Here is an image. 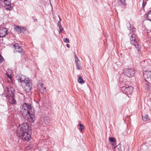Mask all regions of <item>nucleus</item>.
I'll return each mask as SVG.
<instances>
[{"label":"nucleus","mask_w":151,"mask_h":151,"mask_svg":"<svg viewBox=\"0 0 151 151\" xmlns=\"http://www.w3.org/2000/svg\"><path fill=\"white\" fill-rule=\"evenodd\" d=\"M63 41L65 43H68L69 42V40L68 38H66V39L64 38L63 39Z\"/></svg>","instance_id":"nucleus-29"},{"label":"nucleus","mask_w":151,"mask_h":151,"mask_svg":"<svg viewBox=\"0 0 151 151\" xmlns=\"http://www.w3.org/2000/svg\"><path fill=\"white\" fill-rule=\"evenodd\" d=\"M146 2H144V1H143V3H142V6H143V7H144V6L146 5Z\"/></svg>","instance_id":"nucleus-32"},{"label":"nucleus","mask_w":151,"mask_h":151,"mask_svg":"<svg viewBox=\"0 0 151 151\" xmlns=\"http://www.w3.org/2000/svg\"><path fill=\"white\" fill-rule=\"evenodd\" d=\"M22 107V110H23V109L24 110V111L22 112V113H24L26 114L27 113L29 112V111H31L32 109L34 110L31 104H28L27 103L23 104Z\"/></svg>","instance_id":"nucleus-5"},{"label":"nucleus","mask_w":151,"mask_h":151,"mask_svg":"<svg viewBox=\"0 0 151 151\" xmlns=\"http://www.w3.org/2000/svg\"><path fill=\"white\" fill-rule=\"evenodd\" d=\"M143 75L146 81L149 83L151 82V72H146L144 73Z\"/></svg>","instance_id":"nucleus-11"},{"label":"nucleus","mask_w":151,"mask_h":151,"mask_svg":"<svg viewBox=\"0 0 151 151\" xmlns=\"http://www.w3.org/2000/svg\"><path fill=\"white\" fill-rule=\"evenodd\" d=\"M21 27L18 26H17L16 27L15 29L16 30V31L20 32V30L21 29Z\"/></svg>","instance_id":"nucleus-28"},{"label":"nucleus","mask_w":151,"mask_h":151,"mask_svg":"<svg viewBox=\"0 0 151 151\" xmlns=\"http://www.w3.org/2000/svg\"><path fill=\"white\" fill-rule=\"evenodd\" d=\"M24 88L26 92H29L31 90L32 86V83L31 80L27 78L24 83Z\"/></svg>","instance_id":"nucleus-4"},{"label":"nucleus","mask_w":151,"mask_h":151,"mask_svg":"<svg viewBox=\"0 0 151 151\" xmlns=\"http://www.w3.org/2000/svg\"><path fill=\"white\" fill-rule=\"evenodd\" d=\"M142 119L144 121H147L148 120H149L148 116V115H146L144 116H142Z\"/></svg>","instance_id":"nucleus-24"},{"label":"nucleus","mask_w":151,"mask_h":151,"mask_svg":"<svg viewBox=\"0 0 151 151\" xmlns=\"http://www.w3.org/2000/svg\"><path fill=\"white\" fill-rule=\"evenodd\" d=\"M127 25L129 30L132 32V33H133L134 32L135 30V29L134 27L133 26L131 25L130 23L129 22L127 23Z\"/></svg>","instance_id":"nucleus-16"},{"label":"nucleus","mask_w":151,"mask_h":151,"mask_svg":"<svg viewBox=\"0 0 151 151\" xmlns=\"http://www.w3.org/2000/svg\"><path fill=\"white\" fill-rule=\"evenodd\" d=\"M130 37V43L136 48L138 49L139 47V40L136 35L134 33H130L129 34Z\"/></svg>","instance_id":"nucleus-2"},{"label":"nucleus","mask_w":151,"mask_h":151,"mask_svg":"<svg viewBox=\"0 0 151 151\" xmlns=\"http://www.w3.org/2000/svg\"><path fill=\"white\" fill-rule=\"evenodd\" d=\"M124 74L129 77L133 76L134 74V70L133 69L126 68L124 70Z\"/></svg>","instance_id":"nucleus-8"},{"label":"nucleus","mask_w":151,"mask_h":151,"mask_svg":"<svg viewBox=\"0 0 151 151\" xmlns=\"http://www.w3.org/2000/svg\"><path fill=\"white\" fill-rule=\"evenodd\" d=\"M44 88V89H45V87H44V88Z\"/></svg>","instance_id":"nucleus-36"},{"label":"nucleus","mask_w":151,"mask_h":151,"mask_svg":"<svg viewBox=\"0 0 151 151\" xmlns=\"http://www.w3.org/2000/svg\"><path fill=\"white\" fill-rule=\"evenodd\" d=\"M22 115L25 119L29 122H33L34 118V110L32 109L31 111L26 113H22Z\"/></svg>","instance_id":"nucleus-3"},{"label":"nucleus","mask_w":151,"mask_h":151,"mask_svg":"<svg viewBox=\"0 0 151 151\" xmlns=\"http://www.w3.org/2000/svg\"><path fill=\"white\" fill-rule=\"evenodd\" d=\"M13 47L14 49V53L18 52L20 53V57H22V53L23 52V50L21 46H20L18 44L16 43L14 45L12 46Z\"/></svg>","instance_id":"nucleus-6"},{"label":"nucleus","mask_w":151,"mask_h":151,"mask_svg":"<svg viewBox=\"0 0 151 151\" xmlns=\"http://www.w3.org/2000/svg\"><path fill=\"white\" fill-rule=\"evenodd\" d=\"M43 122L46 125H49L50 123V119L49 118L45 116H43Z\"/></svg>","instance_id":"nucleus-15"},{"label":"nucleus","mask_w":151,"mask_h":151,"mask_svg":"<svg viewBox=\"0 0 151 151\" xmlns=\"http://www.w3.org/2000/svg\"><path fill=\"white\" fill-rule=\"evenodd\" d=\"M26 30V28L25 27H21V29L20 30V32L23 33L25 32Z\"/></svg>","instance_id":"nucleus-27"},{"label":"nucleus","mask_w":151,"mask_h":151,"mask_svg":"<svg viewBox=\"0 0 151 151\" xmlns=\"http://www.w3.org/2000/svg\"><path fill=\"white\" fill-rule=\"evenodd\" d=\"M76 66L77 67V70H80V62L79 61H78L76 59Z\"/></svg>","instance_id":"nucleus-21"},{"label":"nucleus","mask_w":151,"mask_h":151,"mask_svg":"<svg viewBox=\"0 0 151 151\" xmlns=\"http://www.w3.org/2000/svg\"><path fill=\"white\" fill-rule=\"evenodd\" d=\"M109 140L110 142H113V145H116V139L115 138L109 137Z\"/></svg>","instance_id":"nucleus-17"},{"label":"nucleus","mask_w":151,"mask_h":151,"mask_svg":"<svg viewBox=\"0 0 151 151\" xmlns=\"http://www.w3.org/2000/svg\"><path fill=\"white\" fill-rule=\"evenodd\" d=\"M78 82L79 83H84V81L83 80V79L82 78V77L81 76H80L78 78Z\"/></svg>","instance_id":"nucleus-22"},{"label":"nucleus","mask_w":151,"mask_h":151,"mask_svg":"<svg viewBox=\"0 0 151 151\" xmlns=\"http://www.w3.org/2000/svg\"><path fill=\"white\" fill-rule=\"evenodd\" d=\"M37 20V19H34V22H35Z\"/></svg>","instance_id":"nucleus-35"},{"label":"nucleus","mask_w":151,"mask_h":151,"mask_svg":"<svg viewBox=\"0 0 151 151\" xmlns=\"http://www.w3.org/2000/svg\"><path fill=\"white\" fill-rule=\"evenodd\" d=\"M114 151H121V148L117 146L114 147Z\"/></svg>","instance_id":"nucleus-25"},{"label":"nucleus","mask_w":151,"mask_h":151,"mask_svg":"<svg viewBox=\"0 0 151 151\" xmlns=\"http://www.w3.org/2000/svg\"><path fill=\"white\" fill-rule=\"evenodd\" d=\"M147 18L151 22V11L148 12L147 14Z\"/></svg>","instance_id":"nucleus-20"},{"label":"nucleus","mask_w":151,"mask_h":151,"mask_svg":"<svg viewBox=\"0 0 151 151\" xmlns=\"http://www.w3.org/2000/svg\"><path fill=\"white\" fill-rule=\"evenodd\" d=\"M16 78L19 82L23 83H25L27 79L29 78H26L24 75H22L19 74L16 76Z\"/></svg>","instance_id":"nucleus-10"},{"label":"nucleus","mask_w":151,"mask_h":151,"mask_svg":"<svg viewBox=\"0 0 151 151\" xmlns=\"http://www.w3.org/2000/svg\"><path fill=\"white\" fill-rule=\"evenodd\" d=\"M43 83H38L37 84L38 87H40L42 88L43 87Z\"/></svg>","instance_id":"nucleus-30"},{"label":"nucleus","mask_w":151,"mask_h":151,"mask_svg":"<svg viewBox=\"0 0 151 151\" xmlns=\"http://www.w3.org/2000/svg\"><path fill=\"white\" fill-rule=\"evenodd\" d=\"M29 129V126L26 122H24L20 125L17 128V135H22L23 133L28 132Z\"/></svg>","instance_id":"nucleus-1"},{"label":"nucleus","mask_w":151,"mask_h":151,"mask_svg":"<svg viewBox=\"0 0 151 151\" xmlns=\"http://www.w3.org/2000/svg\"><path fill=\"white\" fill-rule=\"evenodd\" d=\"M14 90L13 88H12L11 90H9V96H14Z\"/></svg>","instance_id":"nucleus-19"},{"label":"nucleus","mask_w":151,"mask_h":151,"mask_svg":"<svg viewBox=\"0 0 151 151\" xmlns=\"http://www.w3.org/2000/svg\"><path fill=\"white\" fill-rule=\"evenodd\" d=\"M6 75L9 78H10L11 76V75H10L7 74H6Z\"/></svg>","instance_id":"nucleus-33"},{"label":"nucleus","mask_w":151,"mask_h":151,"mask_svg":"<svg viewBox=\"0 0 151 151\" xmlns=\"http://www.w3.org/2000/svg\"><path fill=\"white\" fill-rule=\"evenodd\" d=\"M78 126L79 127V129L81 131L84 129V126L81 123L78 124Z\"/></svg>","instance_id":"nucleus-23"},{"label":"nucleus","mask_w":151,"mask_h":151,"mask_svg":"<svg viewBox=\"0 0 151 151\" xmlns=\"http://www.w3.org/2000/svg\"><path fill=\"white\" fill-rule=\"evenodd\" d=\"M59 21L58 22V25L59 26V29H60L59 32H61L63 30V28L62 27L61 25V19L60 17H59Z\"/></svg>","instance_id":"nucleus-18"},{"label":"nucleus","mask_w":151,"mask_h":151,"mask_svg":"<svg viewBox=\"0 0 151 151\" xmlns=\"http://www.w3.org/2000/svg\"><path fill=\"white\" fill-rule=\"evenodd\" d=\"M74 54H75V59H76V60L78 61H79V60H78V58H77V56L76 55V54L75 53H74Z\"/></svg>","instance_id":"nucleus-31"},{"label":"nucleus","mask_w":151,"mask_h":151,"mask_svg":"<svg viewBox=\"0 0 151 151\" xmlns=\"http://www.w3.org/2000/svg\"><path fill=\"white\" fill-rule=\"evenodd\" d=\"M133 88L131 86H129L127 85H125V86L122 88V90H123V92L126 94H130L132 92Z\"/></svg>","instance_id":"nucleus-7"},{"label":"nucleus","mask_w":151,"mask_h":151,"mask_svg":"<svg viewBox=\"0 0 151 151\" xmlns=\"http://www.w3.org/2000/svg\"><path fill=\"white\" fill-rule=\"evenodd\" d=\"M67 47L69 48L70 47V45L69 44H67Z\"/></svg>","instance_id":"nucleus-34"},{"label":"nucleus","mask_w":151,"mask_h":151,"mask_svg":"<svg viewBox=\"0 0 151 151\" xmlns=\"http://www.w3.org/2000/svg\"><path fill=\"white\" fill-rule=\"evenodd\" d=\"M120 2L122 5H124L125 6L127 5V3L126 2L125 0H119Z\"/></svg>","instance_id":"nucleus-26"},{"label":"nucleus","mask_w":151,"mask_h":151,"mask_svg":"<svg viewBox=\"0 0 151 151\" xmlns=\"http://www.w3.org/2000/svg\"><path fill=\"white\" fill-rule=\"evenodd\" d=\"M7 30L3 27H0V37H4L7 35Z\"/></svg>","instance_id":"nucleus-12"},{"label":"nucleus","mask_w":151,"mask_h":151,"mask_svg":"<svg viewBox=\"0 0 151 151\" xmlns=\"http://www.w3.org/2000/svg\"><path fill=\"white\" fill-rule=\"evenodd\" d=\"M17 136L20 137V138L22 139L23 140L24 139L26 141H28L30 138V136L28 132H26L23 133L22 135H17Z\"/></svg>","instance_id":"nucleus-9"},{"label":"nucleus","mask_w":151,"mask_h":151,"mask_svg":"<svg viewBox=\"0 0 151 151\" xmlns=\"http://www.w3.org/2000/svg\"><path fill=\"white\" fill-rule=\"evenodd\" d=\"M8 100L9 102L11 104H15L16 103L14 96H9Z\"/></svg>","instance_id":"nucleus-14"},{"label":"nucleus","mask_w":151,"mask_h":151,"mask_svg":"<svg viewBox=\"0 0 151 151\" xmlns=\"http://www.w3.org/2000/svg\"><path fill=\"white\" fill-rule=\"evenodd\" d=\"M11 2V0H4V3L6 5V9L7 10H11L12 8L10 5Z\"/></svg>","instance_id":"nucleus-13"}]
</instances>
